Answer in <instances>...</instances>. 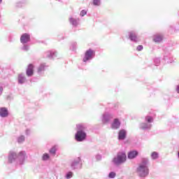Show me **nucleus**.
Segmentation results:
<instances>
[{"label":"nucleus","instance_id":"ddd939ff","mask_svg":"<svg viewBox=\"0 0 179 179\" xmlns=\"http://www.w3.org/2000/svg\"><path fill=\"white\" fill-rule=\"evenodd\" d=\"M9 115V110L6 107L0 108V117L1 118H6Z\"/></svg>","mask_w":179,"mask_h":179},{"label":"nucleus","instance_id":"a878e982","mask_svg":"<svg viewBox=\"0 0 179 179\" xmlns=\"http://www.w3.org/2000/svg\"><path fill=\"white\" fill-rule=\"evenodd\" d=\"M49 153H50V155H55V153H57V146H53V147L49 150Z\"/></svg>","mask_w":179,"mask_h":179},{"label":"nucleus","instance_id":"4be33fe9","mask_svg":"<svg viewBox=\"0 0 179 179\" xmlns=\"http://www.w3.org/2000/svg\"><path fill=\"white\" fill-rule=\"evenodd\" d=\"M155 43H160L163 40V36L162 34H155L153 36Z\"/></svg>","mask_w":179,"mask_h":179},{"label":"nucleus","instance_id":"39448f33","mask_svg":"<svg viewBox=\"0 0 179 179\" xmlns=\"http://www.w3.org/2000/svg\"><path fill=\"white\" fill-rule=\"evenodd\" d=\"M96 57V52L92 49H89L86 50L84 57L83 59V62H90L93 58Z\"/></svg>","mask_w":179,"mask_h":179},{"label":"nucleus","instance_id":"0eeeda50","mask_svg":"<svg viewBox=\"0 0 179 179\" xmlns=\"http://www.w3.org/2000/svg\"><path fill=\"white\" fill-rule=\"evenodd\" d=\"M83 163L82 162V159L80 157L75 158L71 163V168L72 170H78L82 169Z\"/></svg>","mask_w":179,"mask_h":179},{"label":"nucleus","instance_id":"1a4fd4ad","mask_svg":"<svg viewBox=\"0 0 179 179\" xmlns=\"http://www.w3.org/2000/svg\"><path fill=\"white\" fill-rule=\"evenodd\" d=\"M114 118V114L108 112L104 113L102 115L103 124H108Z\"/></svg>","mask_w":179,"mask_h":179},{"label":"nucleus","instance_id":"58836bf2","mask_svg":"<svg viewBox=\"0 0 179 179\" xmlns=\"http://www.w3.org/2000/svg\"><path fill=\"white\" fill-rule=\"evenodd\" d=\"M0 19H1V15H0Z\"/></svg>","mask_w":179,"mask_h":179},{"label":"nucleus","instance_id":"f8f14e48","mask_svg":"<svg viewBox=\"0 0 179 179\" xmlns=\"http://www.w3.org/2000/svg\"><path fill=\"white\" fill-rule=\"evenodd\" d=\"M30 41V34H23L20 37V42L22 44H27Z\"/></svg>","mask_w":179,"mask_h":179},{"label":"nucleus","instance_id":"f03ea898","mask_svg":"<svg viewBox=\"0 0 179 179\" xmlns=\"http://www.w3.org/2000/svg\"><path fill=\"white\" fill-rule=\"evenodd\" d=\"M86 129H87V126L85 124H78L76 125L75 140L77 142H84V141H86V138H87Z\"/></svg>","mask_w":179,"mask_h":179},{"label":"nucleus","instance_id":"4468645a","mask_svg":"<svg viewBox=\"0 0 179 179\" xmlns=\"http://www.w3.org/2000/svg\"><path fill=\"white\" fill-rule=\"evenodd\" d=\"M121 127V122L120 119L115 118L113 120V122L111 124L112 129H118Z\"/></svg>","mask_w":179,"mask_h":179},{"label":"nucleus","instance_id":"b1692460","mask_svg":"<svg viewBox=\"0 0 179 179\" xmlns=\"http://www.w3.org/2000/svg\"><path fill=\"white\" fill-rule=\"evenodd\" d=\"M73 177V172L69 171L66 173L65 178L66 179H71Z\"/></svg>","mask_w":179,"mask_h":179},{"label":"nucleus","instance_id":"2f4dec72","mask_svg":"<svg viewBox=\"0 0 179 179\" xmlns=\"http://www.w3.org/2000/svg\"><path fill=\"white\" fill-rule=\"evenodd\" d=\"M87 13V11H86L85 10H82L80 13V16L83 17V16H85V15H86Z\"/></svg>","mask_w":179,"mask_h":179},{"label":"nucleus","instance_id":"9b49d317","mask_svg":"<svg viewBox=\"0 0 179 179\" xmlns=\"http://www.w3.org/2000/svg\"><path fill=\"white\" fill-rule=\"evenodd\" d=\"M129 38L134 43H138L141 41L139 37H138V34L135 31H131L129 32Z\"/></svg>","mask_w":179,"mask_h":179},{"label":"nucleus","instance_id":"412c9836","mask_svg":"<svg viewBox=\"0 0 179 179\" xmlns=\"http://www.w3.org/2000/svg\"><path fill=\"white\" fill-rule=\"evenodd\" d=\"M47 67V65L45 64H41L40 66L38 67L37 72L39 75H41L45 71V68Z\"/></svg>","mask_w":179,"mask_h":179},{"label":"nucleus","instance_id":"7ed1b4c3","mask_svg":"<svg viewBox=\"0 0 179 179\" xmlns=\"http://www.w3.org/2000/svg\"><path fill=\"white\" fill-rule=\"evenodd\" d=\"M152 122H153V117L152 116H146L145 117V122L139 124L140 129L150 131L152 129Z\"/></svg>","mask_w":179,"mask_h":179},{"label":"nucleus","instance_id":"c756f323","mask_svg":"<svg viewBox=\"0 0 179 179\" xmlns=\"http://www.w3.org/2000/svg\"><path fill=\"white\" fill-rule=\"evenodd\" d=\"M154 64L156 66H159L160 65V58H155L154 59Z\"/></svg>","mask_w":179,"mask_h":179},{"label":"nucleus","instance_id":"6e6552de","mask_svg":"<svg viewBox=\"0 0 179 179\" xmlns=\"http://www.w3.org/2000/svg\"><path fill=\"white\" fill-rule=\"evenodd\" d=\"M163 59L166 64H173V62H175L176 61V59L173 57V55H171V53L167 51L164 52Z\"/></svg>","mask_w":179,"mask_h":179},{"label":"nucleus","instance_id":"5701e85b","mask_svg":"<svg viewBox=\"0 0 179 179\" xmlns=\"http://www.w3.org/2000/svg\"><path fill=\"white\" fill-rule=\"evenodd\" d=\"M151 159H152V160H156L157 159H159V153L157 152H152Z\"/></svg>","mask_w":179,"mask_h":179},{"label":"nucleus","instance_id":"e433bc0d","mask_svg":"<svg viewBox=\"0 0 179 179\" xmlns=\"http://www.w3.org/2000/svg\"><path fill=\"white\" fill-rule=\"evenodd\" d=\"M176 92L179 94V84L176 86Z\"/></svg>","mask_w":179,"mask_h":179},{"label":"nucleus","instance_id":"f704fd0d","mask_svg":"<svg viewBox=\"0 0 179 179\" xmlns=\"http://www.w3.org/2000/svg\"><path fill=\"white\" fill-rule=\"evenodd\" d=\"M2 93H3V87L0 85V96H2Z\"/></svg>","mask_w":179,"mask_h":179},{"label":"nucleus","instance_id":"20e7f679","mask_svg":"<svg viewBox=\"0 0 179 179\" xmlns=\"http://www.w3.org/2000/svg\"><path fill=\"white\" fill-rule=\"evenodd\" d=\"M127 161V155L124 152H120L117 153V156L115 157L113 159V162L116 166H120L122 163H125Z\"/></svg>","mask_w":179,"mask_h":179},{"label":"nucleus","instance_id":"a211bd4d","mask_svg":"<svg viewBox=\"0 0 179 179\" xmlns=\"http://www.w3.org/2000/svg\"><path fill=\"white\" fill-rule=\"evenodd\" d=\"M17 80L19 85H23L24 83H26V82H27V79H26V77L23 73L18 74Z\"/></svg>","mask_w":179,"mask_h":179},{"label":"nucleus","instance_id":"6ab92c4d","mask_svg":"<svg viewBox=\"0 0 179 179\" xmlns=\"http://www.w3.org/2000/svg\"><path fill=\"white\" fill-rule=\"evenodd\" d=\"M127 138V130L121 129L118 133V139L119 141H124Z\"/></svg>","mask_w":179,"mask_h":179},{"label":"nucleus","instance_id":"423d86ee","mask_svg":"<svg viewBox=\"0 0 179 179\" xmlns=\"http://www.w3.org/2000/svg\"><path fill=\"white\" fill-rule=\"evenodd\" d=\"M27 159V155L25 151H20L18 155H17V164L18 166H23L24 164L25 160Z\"/></svg>","mask_w":179,"mask_h":179},{"label":"nucleus","instance_id":"bb28decb","mask_svg":"<svg viewBox=\"0 0 179 179\" xmlns=\"http://www.w3.org/2000/svg\"><path fill=\"white\" fill-rule=\"evenodd\" d=\"M21 50L22 51H29V50H30V46H29V45L24 43V44H23V46L21 48Z\"/></svg>","mask_w":179,"mask_h":179},{"label":"nucleus","instance_id":"c9c22d12","mask_svg":"<svg viewBox=\"0 0 179 179\" xmlns=\"http://www.w3.org/2000/svg\"><path fill=\"white\" fill-rule=\"evenodd\" d=\"M96 159L99 161L101 159V155H96Z\"/></svg>","mask_w":179,"mask_h":179},{"label":"nucleus","instance_id":"4c0bfd02","mask_svg":"<svg viewBox=\"0 0 179 179\" xmlns=\"http://www.w3.org/2000/svg\"><path fill=\"white\" fill-rule=\"evenodd\" d=\"M2 3V0H0V5Z\"/></svg>","mask_w":179,"mask_h":179},{"label":"nucleus","instance_id":"2eb2a0df","mask_svg":"<svg viewBox=\"0 0 179 179\" xmlns=\"http://www.w3.org/2000/svg\"><path fill=\"white\" fill-rule=\"evenodd\" d=\"M69 22L73 27H78V26H79V22H80V20L79 18L71 17L69 18Z\"/></svg>","mask_w":179,"mask_h":179},{"label":"nucleus","instance_id":"f3484780","mask_svg":"<svg viewBox=\"0 0 179 179\" xmlns=\"http://www.w3.org/2000/svg\"><path fill=\"white\" fill-rule=\"evenodd\" d=\"M27 76L31 77L34 73V66L29 64L26 71Z\"/></svg>","mask_w":179,"mask_h":179},{"label":"nucleus","instance_id":"473e14b6","mask_svg":"<svg viewBox=\"0 0 179 179\" xmlns=\"http://www.w3.org/2000/svg\"><path fill=\"white\" fill-rule=\"evenodd\" d=\"M31 134V130L27 129L25 130V135H27V136H29V135H30Z\"/></svg>","mask_w":179,"mask_h":179},{"label":"nucleus","instance_id":"aec40b11","mask_svg":"<svg viewBox=\"0 0 179 179\" xmlns=\"http://www.w3.org/2000/svg\"><path fill=\"white\" fill-rule=\"evenodd\" d=\"M138 152L136 150H131L130 152H129L128 153V159H135V157H136V156H138Z\"/></svg>","mask_w":179,"mask_h":179},{"label":"nucleus","instance_id":"c85d7f7f","mask_svg":"<svg viewBox=\"0 0 179 179\" xmlns=\"http://www.w3.org/2000/svg\"><path fill=\"white\" fill-rule=\"evenodd\" d=\"M92 3L94 6H100L101 1L100 0H93Z\"/></svg>","mask_w":179,"mask_h":179},{"label":"nucleus","instance_id":"cd10ccee","mask_svg":"<svg viewBox=\"0 0 179 179\" xmlns=\"http://www.w3.org/2000/svg\"><path fill=\"white\" fill-rule=\"evenodd\" d=\"M50 159V155L45 153L42 156V160H43V162H47V160H48Z\"/></svg>","mask_w":179,"mask_h":179},{"label":"nucleus","instance_id":"f257e3e1","mask_svg":"<svg viewBox=\"0 0 179 179\" xmlns=\"http://www.w3.org/2000/svg\"><path fill=\"white\" fill-rule=\"evenodd\" d=\"M136 173L138 177L145 178L149 176V159L143 158L136 168Z\"/></svg>","mask_w":179,"mask_h":179},{"label":"nucleus","instance_id":"dca6fc26","mask_svg":"<svg viewBox=\"0 0 179 179\" xmlns=\"http://www.w3.org/2000/svg\"><path fill=\"white\" fill-rule=\"evenodd\" d=\"M45 58H49L50 59H54L57 57V52L55 51H48L45 53Z\"/></svg>","mask_w":179,"mask_h":179},{"label":"nucleus","instance_id":"7c9ffc66","mask_svg":"<svg viewBox=\"0 0 179 179\" xmlns=\"http://www.w3.org/2000/svg\"><path fill=\"white\" fill-rule=\"evenodd\" d=\"M116 176H117V173H115V172L112 171V172L109 173L108 178H115Z\"/></svg>","mask_w":179,"mask_h":179},{"label":"nucleus","instance_id":"9d476101","mask_svg":"<svg viewBox=\"0 0 179 179\" xmlns=\"http://www.w3.org/2000/svg\"><path fill=\"white\" fill-rule=\"evenodd\" d=\"M17 154L14 151H10L8 155V163H17Z\"/></svg>","mask_w":179,"mask_h":179},{"label":"nucleus","instance_id":"72a5a7b5","mask_svg":"<svg viewBox=\"0 0 179 179\" xmlns=\"http://www.w3.org/2000/svg\"><path fill=\"white\" fill-rule=\"evenodd\" d=\"M136 50H137V51H142V50H143V45H140L137 46Z\"/></svg>","mask_w":179,"mask_h":179},{"label":"nucleus","instance_id":"393cba45","mask_svg":"<svg viewBox=\"0 0 179 179\" xmlns=\"http://www.w3.org/2000/svg\"><path fill=\"white\" fill-rule=\"evenodd\" d=\"M25 140V137L24 136L22 135V136H20L17 138V143H23V142Z\"/></svg>","mask_w":179,"mask_h":179}]
</instances>
